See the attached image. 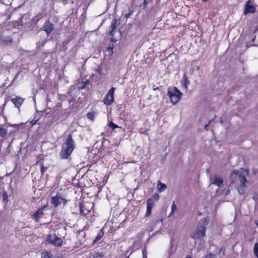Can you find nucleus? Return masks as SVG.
I'll use <instances>...</instances> for the list:
<instances>
[{
    "label": "nucleus",
    "mask_w": 258,
    "mask_h": 258,
    "mask_svg": "<svg viewBox=\"0 0 258 258\" xmlns=\"http://www.w3.org/2000/svg\"><path fill=\"white\" fill-rule=\"evenodd\" d=\"M47 208V205L42 206L38 208L37 210L32 215V218L35 222L39 221L40 218H42L43 216V211Z\"/></svg>",
    "instance_id": "obj_7"
},
{
    "label": "nucleus",
    "mask_w": 258,
    "mask_h": 258,
    "mask_svg": "<svg viewBox=\"0 0 258 258\" xmlns=\"http://www.w3.org/2000/svg\"><path fill=\"white\" fill-rule=\"evenodd\" d=\"M171 213H170L168 217H171V216H173V215H174L177 212L178 210H177V207L175 205V202H173V203L171 205Z\"/></svg>",
    "instance_id": "obj_17"
},
{
    "label": "nucleus",
    "mask_w": 258,
    "mask_h": 258,
    "mask_svg": "<svg viewBox=\"0 0 258 258\" xmlns=\"http://www.w3.org/2000/svg\"><path fill=\"white\" fill-rule=\"evenodd\" d=\"M7 134V130L5 128L0 127V136L2 137H5Z\"/></svg>",
    "instance_id": "obj_22"
},
{
    "label": "nucleus",
    "mask_w": 258,
    "mask_h": 258,
    "mask_svg": "<svg viewBox=\"0 0 258 258\" xmlns=\"http://www.w3.org/2000/svg\"><path fill=\"white\" fill-rule=\"evenodd\" d=\"M24 99L19 96L16 97L15 98L11 99V101L14 104L15 106L19 108L22 104Z\"/></svg>",
    "instance_id": "obj_11"
},
{
    "label": "nucleus",
    "mask_w": 258,
    "mask_h": 258,
    "mask_svg": "<svg viewBox=\"0 0 258 258\" xmlns=\"http://www.w3.org/2000/svg\"><path fill=\"white\" fill-rule=\"evenodd\" d=\"M155 204V201L153 199H149L147 202V206L153 207Z\"/></svg>",
    "instance_id": "obj_24"
},
{
    "label": "nucleus",
    "mask_w": 258,
    "mask_h": 258,
    "mask_svg": "<svg viewBox=\"0 0 258 258\" xmlns=\"http://www.w3.org/2000/svg\"><path fill=\"white\" fill-rule=\"evenodd\" d=\"M95 116V113L94 112H88L87 114V117L89 119L93 120Z\"/></svg>",
    "instance_id": "obj_27"
},
{
    "label": "nucleus",
    "mask_w": 258,
    "mask_h": 258,
    "mask_svg": "<svg viewBox=\"0 0 258 258\" xmlns=\"http://www.w3.org/2000/svg\"><path fill=\"white\" fill-rule=\"evenodd\" d=\"M54 27L52 23L49 20L46 21L43 25V29L48 36L54 30Z\"/></svg>",
    "instance_id": "obj_10"
},
{
    "label": "nucleus",
    "mask_w": 258,
    "mask_h": 258,
    "mask_svg": "<svg viewBox=\"0 0 258 258\" xmlns=\"http://www.w3.org/2000/svg\"><path fill=\"white\" fill-rule=\"evenodd\" d=\"M217 254V252L215 253L210 252L205 255V258H216Z\"/></svg>",
    "instance_id": "obj_20"
},
{
    "label": "nucleus",
    "mask_w": 258,
    "mask_h": 258,
    "mask_svg": "<svg viewBox=\"0 0 258 258\" xmlns=\"http://www.w3.org/2000/svg\"><path fill=\"white\" fill-rule=\"evenodd\" d=\"M253 252L254 255L258 258V243H255L254 244Z\"/></svg>",
    "instance_id": "obj_23"
},
{
    "label": "nucleus",
    "mask_w": 258,
    "mask_h": 258,
    "mask_svg": "<svg viewBox=\"0 0 258 258\" xmlns=\"http://www.w3.org/2000/svg\"><path fill=\"white\" fill-rule=\"evenodd\" d=\"M186 258H192L190 256H187Z\"/></svg>",
    "instance_id": "obj_42"
},
{
    "label": "nucleus",
    "mask_w": 258,
    "mask_h": 258,
    "mask_svg": "<svg viewBox=\"0 0 258 258\" xmlns=\"http://www.w3.org/2000/svg\"><path fill=\"white\" fill-rule=\"evenodd\" d=\"M255 224L256 225V226L258 227V219L255 220Z\"/></svg>",
    "instance_id": "obj_38"
},
{
    "label": "nucleus",
    "mask_w": 258,
    "mask_h": 258,
    "mask_svg": "<svg viewBox=\"0 0 258 258\" xmlns=\"http://www.w3.org/2000/svg\"><path fill=\"white\" fill-rule=\"evenodd\" d=\"M143 256L144 257L145 256L144 255H145V254H144V251H143Z\"/></svg>",
    "instance_id": "obj_43"
},
{
    "label": "nucleus",
    "mask_w": 258,
    "mask_h": 258,
    "mask_svg": "<svg viewBox=\"0 0 258 258\" xmlns=\"http://www.w3.org/2000/svg\"><path fill=\"white\" fill-rule=\"evenodd\" d=\"M108 126L111 127L112 130H114L116 128L119 127V126L114 124L113 122L111 121L108 124Z\"/></svg>",
    "instance_id": "obj_28"
},
{
    "label": "nucleus",
    "mask_w": 258,
    "mask_h": 258,
    "mask_svg": "<svg viewBox=\"0 0 258 258\" xmlns=\"http://www.w3.org/2000/svg\"><path fill=\"white\" fill-rule=\"evenodd\" d=\"M48 242L55 246H60L62 243L61 239L55 235H49L48 238Z\"/></svg>",
    "instance_id": "obj_8"
},
{
    "label": "nucleus",
    "mask_w": 258,
    "mask_h": 258,
    "mask_svg": "<svg viewBox=\"0 0 258 258\" xmlns=\"http://www.w3.org/2000/svg\"><path fill=\"white\" fill-rule=\"evenodd\" d=\"M101 70L100 68H98L97 72H98L99 74L101 73Z\"/></svg>",
    "instance_id": "obj_37"
},
{
    "label": "nucleus",
    "mask_w": 258,
    "mask_h": 258,
    "mask_svg": "<svg viewBox=\"0 0 258 258\" xmlns=\"http://www.w3.org/2000/svg\"><path fill=\"white\" fill-rule=\"evenodd\" d=\"M183 82L182 84L184 85V87L186 89L187 88V86L189 85L190 82L187 80V77L184 75L183 77Z\"/></svg>",
    "instance_id": "obj_19"
},
{
    "label": "nucleus",
    "mask_w": 258,
    "mask_h": 258,
    "mask_svg": "<svg viewBox=\"0 0 258 258\" xmlns=\"http://www.w3.org/2000/svg\"><path fill=\"white\" fill-rule=\"evenodd\" d=\"M86 205L83 204L82 203H79V207L80 209V213L83 216L87 215L89 212V210L87 209Z\"/></svg>",
    "instance_id": "obj_12"
},
{
    "label": "nucleus",
    "mask_w": 258,
    "mask_h": 258,
    "mask_svg": "<svg viewBox=\"0 0 258 258\" xmlns=\"http://www.w3.org/2000/svg\"><path fill=\"white\" fill-rule=\"evenodd\" d=\"M150 199H153V201H158L159 199V196L158 194H155L153 196H152Z\"/></svg>",
    "instance_id": "obj_29"
},
{
    "label": "nucleus",
    "mask_w": 258,
    "mask_h": 258,
    "mask_svg": "<svg viewBox=\"0 0 258 258\" xmlns=\"http://www.w3.org/2000/svg\"><path fill=\"white\" fill-rule=\"evenodd\" d=\"M103 235H104V232L103 231V229H102L100 230L98 234L95 237V239L93 240V243H95V242L98 241L99 240H100L102 237Z\"/></svg>",
    "instance_id": "obj_18"
},
{
    "label": "nucleus",
    "mask_w": 258,
    "mask_h": 258,
    "mask_svg": "<svg viewBox=\"0 0 258 258\" xmlns=\"http://www.w3.org/2000/svg\"><path fill=\"white\" fill-rule=\"evenodd\" d=\"M113 44H109L108 47L107 48V51L108 52L109 54L112 55L113 54Z\"/></svg>",
    "instance_id": "obj_21"
},
{
    "label": "nucleus",
    "mask_w": 258,
    "mask_h": 258,
    "mask_svg": "<svg viewBox=\"0 0 258 258\" xmlns=\"http://www.w3.org/2000/svg\"><path fill=\"white\" fill-rule=\"evenodd\" d=\"M2 43L5 45L10 44L13 42L12 39L10 37H1Z\"/></svg>",
    "instance_id": "obj_14"
},
{
    "label": "nucleus",
    "mask_w": 258,
    "mask_h": 258,
    "mask_svg": "<svg viewBox=\"0 0 258 258\" xmlns=\"http://www.w3.org/2000/svg\"><path fill=\"white\" fill-rule=\"evenodd\" d=\"M51 254L50 255L49 253L47 252H43L41 253V258H52Z\"/></svg>",
    "instance_id": "obj_26"
},
{
    "label": "nucleus",
    "mask_w": 258,
    "mask_h": 258,
    "mask_svg": "<svg viewBox=\"0 0 258 258\" xmlns=\"http://www.w3.org/2000/svg\"><path fill=\"white\" fill-rule=\"evenodd\" d=\"M229 192H230V190H229V189H228L227 190V191H226L225 194H226V195H228V194L229 193Z\"/></svg>",
    "instance_id": "obj_40"
},
{
    "label": "nucleus",
    "mask_w": 258,
    "mask_h": 258,
    "mask_svg": "<svg viewBox=\"0 0 258 258\" xmlns=\"http://www.w3.org/2000/svg\"><path fill=\"white\" fill-rule=\"evenodd\" d=\"M115 88H111L103 99L104 103L106 105H111L114 101V93Z\"/></svg>",
    "instance_id": "obj_5"
},
{
    "label": "nucleus",
    "mask_w": 258,
    "mask_h": 258,
    "mask_svg": "<svg viewBox=\"0 0 258 258\" xmlns=\"http://www.w3.org/2000/svg\"><path fill=\"white\" fill-rule=\"evenodd\" d=\"M255 12V8L253 6L252 2L248 1L244 7V14L246 15L249 13H253Z\"/></svg>",
    "instance_id": "obj_9"
},
{
    "label": "nucleus",
    "mask_w": 258,
    "mask_h": 258,
    "mask_svg": "<svg viewBox=\"0 0 258 258\" xmlns=\"http://www.w3.org/2000/svg\"><path fill=\"white\" fill-rule=\"evenodd\" d=\"M44 168L43 166H41V172L42 174H43L44 173Z\"/></svg>",
    "instance_id": "obj_33"
},
{
    "label": "nucleus",
    "mask_w": 258,
    "mask_h": 258,
    "mask_svg": "<svg viewBox=\"0 0 258 258\" xmlns=\"http://www.w3.org/2000/svg\"><path fill=\"white\" fill-rule=\"evenodd\" d=\"M38 120H34V119H33L31 121L30 123H31L32 125H34L36 123L37 121Z\"/></svg>",
    "instance_id": "obj_32"
},
{
    "label": "nucleus",
    "mask_w": 258,
    "mask_h": 258,
    "mask_svg": "<svg viewBox=\"0 0 258 258\" xmlns=\"http://www.w3.org/2000/svg\"><path fill=\"white\" fill-rule=\"evenodd\" d=\"M253 198H254V199H255L256 200H258V195L257 196V197H253Z\"/></svg>",
    "instance_id": "obj_41"
},
{
    "label": "nucleus",
    "mask_w": 258,
    "mask_h": 258,
    "mask_svg": "<svg viewBox=\"0 0 258 258\" xmlns=\"http://www.w3.org/2000/svg\"><path fill=\"white\" fill-rule=\"evenodd\" d=\"M208 0H202V2H207Z\"/></svg>",
    "instance_id": "obj_45"
},
{
    "label": "nucleus",
    "mask_w": 258,
    "mask_h": 258,
    "mask_svg": "<svg viewBox=\"0 0 258 258\" xmlns=\"http://www.w3.org/2000/svg\"><path fill=\"white\" fill-rule=\"evenodd\" d=\"M157 188L158 191L160 192H161L166 190L167 186L165 184L161 183L160 181H158L157 183Z\"/></svg>",
    "instance_id": "obj_16"
},
{
    "label": "nucleus",
    "mask_w": 258,
    "mask_h": 258,
    "mask_svg": "<svg viewBox=\"0 0 258 258\" xmlns=\"http://www.w3.org/2000/svg\"><path fill=\"white\" fill-rule=\"evenodd\" d=\"M223 180L222 177L216 176L215 177L214 181L213 183L217 185L218 187H221L223 184Z\"/></svg>",
    "instance_id": "obj_15"
},
{
    "label": "nucleus",
    "mask_w": 258,
    "mask_h": 258,
    "mask_svg": "<svg viewBox=\"0 0 258 258\" xmlns=\"http://www.w3.org/2000/svg\"><path fill=\"white\" fill-rule=\"evenodd\" d=\"M153 207L147 206V211L146 216L148 217L151 214L152 209Z\"/></svg>",
    "instance_id": "obj_25"
},
{
    "label": "nucleus",
    "mask_w": 258,
    "mask_h": 258,
    "mask_svg": "<svg viewBox=\"0 0 258 258\" xmlns=\"http://www.w3.org/2000/svg\"><path fill=\"white\" fill-rule=\"evenodd\" d=\"M63 2H67L68 0H62Z\"/></svg>",
    "instance_id": "obj_46"
},
{
    "label": "nucleus",
    "mask_w": 258,
    "mask_h": 258,
    "mask_svg": "<svg viewBox=\"0 0 258 258\" xmlns=\"http://www.w3.org/2000/svg\"><path fill=\"white\" fill-rule=\"evenodd\" d=\"M161 86L157 87L156 88L154 87L153 89V90H159L161 88Z\"/></svg>",
    "instance_id": "obj_35"
},
{
    "label": "nucleus",
    "mask_w": 258,
    "mask_h": 258,
    "mask_svg": "<svg viewBox=\"0 0 258 258\" xmlns=\"http://www.w3.org/2000/svg\"><path fill=\"white\" fill-rule=\"evenodd\" d=\"M117 22H118V21L115 19H113L112 20V21L111 22L110 27L111 30L109 33V34L110 35L112 36L114 35L113 31L116 28V26L118 25Z\"/></svg>",
    "instance_id": "obj_13"
},
{
    "label": "nucleus",
    "mask_w": 258,
    "mask_h": 258,
    "mask_svg": "<svg viewBox=\"0 0 258 258\" xmlns=\"http://www.w3.org/2000/svg\"><path fill=\"white\" fill-rule=\"evenodd\" d=\"M211 122V121H210L208 124H206V125H205V129H207V128H208V126H209V124H210Z\"/></svg>",
    "instance_id": "obj_34"
},
{
    "label": "nucleus",
    "mask_w": 258,
    "mask_h": 258,
    "mask_svg": "<svg viewBox=\"0 0 258 258\" xmlns=\"http://www.w3.org/2000/svg\"><path fill=\"white\" fill-rule=\"evenodd\" d=\"M143 256L144 257L145 256L144 255H145V254H144V251H143Z\"/></svg>",
    "instance_id": "obj_44"
},
{
    "label": "nucleus",
    "mask_w": 258,
    "mask_h": 258,
    "mask_svg": "<svg viewBox=\"0 0 258 258\" xmlns=\"http://www.w3.org/2000/svg\"><path fill=\"white\" fill-rule=\"evenodd\" d=\"M113 36H113H111L110 41L112 42H115L117 41V39H116Z\"/></svg>",
    "instance_id": "obj_31"
},
{
    "label": "nucleus",
    "mask_w": 258,
    "mask_h": 258,
    "mask_svg": "<svg viewBox=\"0 0 258 258\" xmlns=\"http://www.w3.org/2000/svg\"><path fill=\"white\" fill-rule=\"evenodd\" d=\"M168 94L170 99V101L173 104H176L182 96V93L175 87L169 88Z\"/></svg>",
    "instance_id": "obj_4"
},
{
    "label": "nucleus",
    "mask_w": 258,
    "mask_h": 258,
    "mask_svg": "<svg viewBox=\"0 0 258 258\" xmlns=\"http://www.w3.org/2000/svg\"><path fill=\"white\" fill-rule=\"evenodd\" d=\"M3 200H6L7 199V195L6 191H4L3 192Z\"/></svg>",
    "instance_id": "obj_30"
},
{
    "label": "nucleus",
    "mask_w": 258,
    "mask_h": 258,
    "mask_svg": "<svg viewBox=\"0 0 258 258\" xmlns=\"http://www.w3.org/2000/svg\"><path fill=\"white\" fill-rule=\"evenodd\" d=\"M252 45H249L248 44H246V47L247 48H249L250 46H252Z\"/></svg>",
    "instance_id": "obj_39"
},
{
    "label": "nucleus",
    "mask_w": 258,
    "mask_h": 258,
    "mask_svg": "<svg viewBox=\"0 0 258 258\" xmlns=\"http://www.w3.org/2000/svg\"><path fill=\"white\" fill-rule=\"evenodd\" d=\"M51 203L55 207H56L62 203L66 204L67 203V200L61 197L59 195H56L55 196L51 197Z\"/></svg>",
    "instance_id": "obj_6"
},
{
    "label": "nucleus",
    "mask_w": 258,
    "mask_h": 258,
    "mask_svg": "<svg viewBox=\"0 0 258 258\" xmlns=\"http://www.w3.org/2000/svg\"><path fill=\"white\" fill-rule=\"evenodd\" d=\"M209 223L207 218H202L200 220L195 230L191 237L195 239H200L206 235V227Z\"/></svg>",
    "instance_id": "obj_3"
},
{
    "label": "nucleus",
    "mask_w": 258,
    "mask_h": 258,
    "mask_svg": "<svg viewBox=\"0 0 258 258\" xmlns=\"http://www.w3.org/2000/svg\"><path fill=\"white\" fill-rule=\"evenodd\" d=\"M75 144L72 139L71 135H69L62 145L60 152V157L62 159H67L72 154L75 148Z\"/></svg>",
    "instance_id": "obj_2"
},
{
    "label": "nucleus",
    "mask_w": 258,
    "mask_h": 258,
    "mask_svg": "<svg viewBox=\"0 0 258 258\" xmlns=\"http://www.w3.org/2000/svg\"><path fill=\"white\" fill-rule=\"evenodd\" d=\"M248 171L243 168L239 170H234L231 174L230 186H232L233 184L237 185V190L240 195H244L245 192V183L248 182L246 179Z\"/></svg>",
    "instance_id": "obj_1"
},
{
    "label": "nucleus",
    "mask_w": 258,
    "mask_h": 258,
    "mask_svg": "<svg viewBox=\"0 0 258 258\" xmlns=\"http://www.w3.org/2000/svg\"><path fill=\"white\" fill-rule=\"evenodd\" d=\"M126 258H128V256L126 257Z\"/></svg>",
    "instance_id": "obj_47"
},
{
    "label": "nucleus",
    "mask_w": 258,
    "mask_h": 258,
    "mask_svg": "<svg viewBox=\"0 0 258 258\" xmlns=\"http://www.w3.org/2000/svg\"><path fill=\"white\" fill-rule=\"evenodd\" d=\"M148 2H147V0H144V3H143V5L144 6H146L147 4H148Z\"/></svg>",
    "instance_id": "obj_36"
}]
</instances>
